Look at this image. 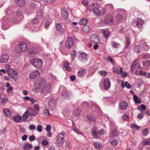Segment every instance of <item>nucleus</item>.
I'll return each instance as SVG.
<instances>
[{"label": "nucleus", "mask_w": 150, "mask_h": 150, "mask_svg": "<svg viewBox=\"0 0 150 150\" xmlns=\"http://www.w3.org/2000/svg\"><path fill=\"white\" fill-rule=\"evenodd\" d=\"M130 39L128 37L126 38V42H125V48H127L128 47L129 45L130 44Z\"/></svg>", "instance_id": "obj_43"}, {"label": "nucleus", "mask_w": 150, "mask_h": 150, "mask_svg": "<svg viewBox=\"0 0 150 150\" xmlns=\"http://www.w3.org/2000/svg\"><path fill=\"white\" fill-rule=\"evenodd\" d=\"M69 63L67 62H65L63 65L64 68L68 71H71V68L69 67Z\"/></svg>", "instance_id": "obj_24"}, {"label": "nucleus", "mask_w": 150, "mask_h": 150, "mask_svg": "<svg viewBox=\"0 0 150 150\" xmlns=\"http://www.w3.org/2000/svg\"><path fill=\"white\" fill-rule=\"evenodd\" d=\"M14 1L17 5L21 7L24 6L25 4L24 0H14Z\"/></svg>", "instance_id": "obj_20"}, {"label": "nucleus", "mask_w": 150, "mask_h": 150, "mask_svg": "<svg viewBox=\"0 0 150 150\" xmlns=\"http://www.w3.org/2000/svg\"><path fill=\"white\" fill-rule=\"evenodd\" d=\"M93 145L95 148L98 149H100L101 147V144L97 142H96L93 143Z\"/></svg>", "instance_id": "obj_37"}, {"label": "nucleus", "mask_w": 150, "mask_h": 150, "mask_svg": "<svg viewBox=\"0 0 150 150\" xmlns=\"http://www.w3.org/2000/svg\"><path fill=\"white\" fill-rule=\"evenodd\" d=\"M113 72L116 74H121V75H127L126 72L123 71L122 68L119 67H113L112 69Z\"/></svg>", "instance_id": "obj_9"}, {"label": "nucleus", "mask_w": 150, "mask_h": 150, "mask_svg": "<svg viewBox=\"0 0 150 150\" xmlns=\"http://www.w3.org/2000/svg\"><path fill=\"white\" fill-rule=\"evenodd\" d=\"M142 144L144 146L147 145H150V138L148 139H145L143 140Z\"/></svg>", "instance_id": "obj_32"}, {"label": "nucleus", "mask_w": 150, "mask_h": 150, "mask_svg": "<svg viewBox=\"0 0 150 150\" xmlns=\"http://www.w3.org/2000/svg\"><path fill=\"white\" fill-rule=\"evenodd\" d=\"M19 129L20 131L22 132L24 134H25L26 133L25 129L24 128L22 127H19Z\"/></svg>", "instance_id": "obj_63"}, {"label": "nucleus", "mask_w": 150, "mask_h": 150, "mask_svg": "<svg viewBox=\"0 0 150 150\" xmlns=\"http://www.w3.org/2000/svg\"><path fill=\"white\" fill-rule=\"evenodd\" d=\"M142 58L144 59H149L150 58V54L148 53H146L142 56Z\"/></svg>", "instance_id": "obj_60"}, {"label": "nucleus", "mask_w": 150, "mask_h": 150, "mask_svg": "<svg viewBox=\"0 0 150 150\" xmlns=\"http://www.w3.org/2000/svg\"><path fill=\"white\" fill-rule=\"evenodd\" d=\"M106 60L108 62H110L112 64H114V61L112 58L110 57H108L107 59H106Z\"/></svg>", "instance_id": "obj_55"}, {"label": "nucleus", "mask_w": 150, "mask_h": 150, "mask_svg": "<svg viewBox=\"0 0 150 150\" xmlns=\"http://www.w3.org/2000/svg\"><path fill=\"white\" fill-rule=\"evenodd\" d=\"M52 91V86L50 84H48L43 87L41 90V93L44 96H46Z\"/></svg>", "instance_id": "obj_5"}, {"label": "nucleus", "mask_w": 150, "mask_h": 150, "mask_svg": "<svg viewBox=\"0 0 150 150\" xmlns=\"http://www.w3.org/2000/svg\"><path fill=\"white\" fill-rule=\"evenodd\" d=\"M37 130L39 132H41L42 131V127L41 125H39L37 127Z\"/></svg>", "instance_id": "obj_58"}, {"label": "nucleus", "mask_w": 150, "mask_h": 150, "mask_svg": "<svg viewBox=\"0 0 150 150\" xmlns=\"http://www.w3.org/2000/svg\"><path fill=\"white\" fill-rule=\"evenodd\" d=\"M62 16L64 19H66L68 17L67 11L65 9H63L62 11Z\"/></svg>", "instance_id": "obj_22"}, {"label": "nucleus", "mask_w": 150, "mask_h": 150, "mask_svg": "<svg viewBox=\"0 0 150 150\" xmlns=\"http://www.w3.org/2000/svg\"><path fill=\"white\" fill-rule=\"evenodd\" d=\"M123 120H126L129 118V116L126 114H125L122 116Z\"/></svg>", "instance_id": "obj_61"}, {"label": "nucleus", "mask_w": 150, "mask_h": 150, "mask_svg": "<svg viewBox=\"0 0 150 150\" xmlns=\"http://www.w3.org/2000/svg\"><path fill=\"white\" fill-rule=\"evenodd\" d=\"M104 23L107 25H112L113 24L112 17L110 15L105 16L104 21Z\"/></svg>", "instance_id": "obj_12"}, {"label": "nucleus", "mask_w": 150, "mask_h": 150, "mask_svg": "<svg viewBox=\"0 0 150 150\" xmlns=\"http://www.w3.org/2000/svg\"><path fill=\"white\" fill-rule=\"evenodd\" d=\"M55 0H42L41 1L42 4H51L54 2Z\"/></svg>", "instance_id": "obj_36"}, {"label": "nucleus", "mask_w": 150, "mask_h": 150, "mask_svg": "<svg viewBox=\"0 0 150 150\" xmlns=\"http://www.w3.org/2000/svg\"><path fill=\"white\" fill-rule=\"evenodd\" d=\"M4 112L5 115L7 117L10 116L11 115V111L7 109H4Z\"/></svg>", "instance_id": "obj_41"}, {"label": "nucleus", "mask_w": 150, "mask_h": 150, "mask_svg": "<svg viewBox=\"0 0 150 150\" xmlns=\"http://www.w3.org/2000/svg\"><path fill=\"white\" fill-rule=\"evenodd\" d=\"M59 91L61 93H63L67 92L66 89L63 86H61L59 89Z\"/></svg>", "instance_id": "obj_49"}, {"label": "nucleus", "mask_w": 150, "mask_h": 150, "mask_svg": "<svg viewBox=\"0 0 150 150\" xmlns=\"http://www.w3.org/2000/svg\"><path fill=\"white\" fill-rule=\"evenodd\" d=\"M7 74L8 75H17L18 74L16 71L12 69L9 70Z\"/></svg>", "instance_id": "obj_27"}, {"label": "nucleus", "mask_w": 150, "mask_h": 150, "mask_svg": "<svg viewBox=\"0 0 150 150\" xmlns=\"http://www.w3.org/2000/svg\"><path fill=\"white\" fill-rule=\"evenodd\" d=\"M42 114L43 115L46 116H50V114L49 113V111L46 109H44L43 110Z\"/></svg>", "instance_id": "obj_46"}, {"label": "nucleus", "mask_w": 150, "mask_h": 150, "mask_svg": "<svg viewBox=\"0 0 150 150\" xmlns=\"http://www.w3.org/2000/svg\"><path fill=\"white\" fill-rule=\"evenodd\" d=\"M99 73L101 75H107V72L103 70L99 71Z\"/></svg>", "instance_id": "obj_57"}, {"label": "nucleus", "mask_w": 150, "mask_h": 150, "mask_svg": "<svg viewBox=\"0 0 150 150\" xmlns=\"http://www.w3.org/2000/svg\"><path fill=\"white\" fill-rule=\"evenodd\" d=\"M143 48L146 51H147L149 48V46L146 45V43H144V45L143 46Z\"/></svg>", "instance_id": "obj_62"}, {"label": "nucleus", "mask_w": 150, "mask_h": 150, "mask_svg": "<svg viewBox=\"0 0 150 150\" xmlns=\"http://www.w3.org/2000/svg\"><path fill=\"white\" fill-rule=\"evenodd\" d=\"M118 132L117 130H115L111 132L110 134V137H115L117 136Z\"/></svg>", "instance_id": "obj_47"}, {"label": "nucleus", "mask_w": 150, "mask_h": 150, "mask_svg": "<svg viewBox=\"0 0 150 150\" xmlns=\"http://www.w3.org/2000/svg\"><path fill=\"white\" fill-rule=\"evenodd\" d=\"M90 40L92 43L98 44L99 43L100 40L99 38L95 34L91 35L90 38Z\"/></svg>", "instance_id": "obj_10"}, {"label": "nucleus", "mask_w": 150, "mask_h": 150, "mask_svg": "<svg viewBox=\"0 0 150 150\" xmlns=\"http://www.w3.org/2000/svg\"><path fill=\"white\" fill-rule=\"evenodd\" d=\"M9 56L7 54H4L1 56L0 62L2 63H5L8 62Z\"/></svg>", "instance_id": "obj_15"}, {"label": "nucleus", "mask_w": 150, "mask_h": 150, "mask_svg": "<svg viewBox=\"0 0 150 150\" xmlns=\"http://www.w3.org/2000/svg\"><path fill=\"white\" fill-rule=\"evenodd\" d=\"M56 30L58 33H63L64 32V29L62 28V25L59 23L56 25Z\"/></svg>", "instance_id": "obj_17"}, {"label": "nucleus", "mask_w": 150, "mask_h": 150, "mask_svg": "<svg viewBox=\"0 0 150 150\" xmlns=\"http://www.w3.org/2000/svg\"><path fill=\"white\" fill-rule=\"evenodd\" d=\"M28 111L27 110L24 113L22 116V118L23 119L26 120L29 117L30 115Z\"/></svg>", "instance_id": "obj_44"}, {"label": "nucleus", "mask_w": 150, "mask_h": 150, "mask_svg": "<svg viewBox=\"0 0 150 150\" xmlns=\"http://www.w3.org/2000/svg\"><path fill=\"white\" fill-rule=\"evenodd\" d=\"M13 120L16 122H22V117L19 115L15 116L13 117Z\"/></svg>", "instance_id": "obj_23"}, {"label": "nucleus", "mask_w": 150, "mask_h": 150, "mask_svg": "<svg viewBox=\"0 0 150 150\" xmlns=\"http://www.w3.org/2000/svg\"><path fill=\"white\" fill-rule=\"evenodd\" d=\"M63 97L66 100L70 99L71 96V93L70 91H67L63 93H61Z\"/></svg>", "instance_id": "obj_16"}, {"label": "nucleus", "mask_w": 150, "mask_h": 150, "mask_svg": "<svg viewBox=\"0 0 150 150\" xmlns=\"http://www.w3.org/2000/svg\"><path fill=\"white\" fill-rule=\"evenodd\" d=\"M118 140L117 139H112L111 141V144L113 146H116L117 144Z\"/></svg>", "instance_id": "obj_50"}, {"label": "nucleus", "mask_w": 150, "mask_h": 150, "mask_svg": "<svg viewBox=\"0 0 150 150\" xmlns=\"http://www.w3.org/2000/svg\"><path fill=\"white\" fill-rule=\"evenodd\" d=\"M65 134L62 132L58 135L57 139V143L59 146H61L64 143L65 140L64 138Z\"/></svg>", "instance_id": "obj_7"}, {"label": "nucleus", "mask_w": 150, "mask_h": 150, "mask_svg": "<svg viewBox=\"0 0 150 150\" xmlns=\"http://www.w3.org/2000/svg\"><path fill=\"white\" fill-rule=\"evenodd\" d=\"M140 48L141 47L140 45H135L134 47V51L135 52L137 53H139L140 51Z\"/></svg>", "instance_id": "obj_42"}, {"label": "nucleus", "mask_w": 150, "mask_h": 150, "mask_svg": "<svg viewBox=\"0 0 150 150\" xmlns=\"http://www.w3.org/2000/svg\"><path fill=\"white\" fill-rule=\"evenodd\" d=\"M43 10L42 9H40L38 11L37 14V16L38 18H42V16Z\"/></svg>", "instance_id": "obj_30"}, {"label": "nucleus", "mask_w": 150, "mask_h": 150, "mask_svg": "<svg viewBox=\"0 0 150 150\" xmlns=\"http://www.w3.org/2000/svg\"><path fill=\"white\" fill-rule=\"evenodd\" d=\"M104 133L103 129L100 130L99 132H97V128L96 127H94L92 130L91 133L93 137L95 138H97L100 137V135Z\"/></svg>", "instance_id": "obj_8"}, {"label": "nucleus", "mask_w": 150, "mask_h": 150, "mask_svg": "<svg viewBox=\"0 0 150 150\" xmlns=\"http://www.w3.org/2000/svg\"><path fill=\"white\" fill-rule=\"evenodd\" d=\"M30 63L35 68H38L42 66L43 61L39 58L33 59L31 60Z\"/></svg>", "instance_id": "obj_6"}, {"label": "nucleus", "mask_w": 150, "mask_h": 150, "mask_svg": "<svg viewBox=\"0 0 150 150\" xmlns=\"http://www.w3.org/2000/svg\"><path fill=\"white\" fill-rule=\"evenodd\" d=\"M30 115L32 116H34L36 115L37 113L36 111L34 110L33 109L29 108L28 110Z\"/></svg>", "instance_id": "obj_28"}, {"label": "nucleus", "mask_w": 150, "mask_h": 150, "mask_svg": "<svg viewBox=\"0 0 150 150\" xmlns=\"http://www.w3.org/2000/svg\"><path fill=\"white\" fill-rule=\"evenodd\" d=\"M102 32L106 38L109 36L110 34V32L108 29H104Z\"/></svg>", "instance_id": "obj_34"}, {"label": "nucleus", "mask_w": 150, "mask_h": 150, "mask_svg": "<svg viewBox=\"0 0 150 150\" xmlns=\"http://www.w3.org/2000/svg\"><path fill=\"white\" fill-rule=\"evenodd\" d=\"M87 55L85 53H82L80 54L79 57L82 60H87Z\"/></svg>", "instance_id": "obj_33"}, {"label": "nucleus", "mask_w": 150, "mask_h": 150, "mask_svg": "<svg viewBox=\"0 0 150 150\" xmlns=\"http://www.w3.org/2000/svg\"><path fill=\"white\" fill-rule=\"evenodd\" d=\"M48 144V141L46 140H44L42 142V144L43 145L46 146Z\"/></svg>", "instance_id": "obj_64"}, {"label": "nucleus", "mask_w": 150, "mask_h": 150, "mask_svg": "<svg viewBox=\"0 0 150 150\" xmlns=\"http://www.w3.org/2000/svg\"><path fill=\"white\" fill-rule=\"evenodd\" d=\"M23 148L25 150H30L32 148V146L31 144L26 143L23 146Z\"/></svg>", "instance_id": "obj_26"}, {"label": "nucleus", "mask_w": 150, "mask_h": 150, "mask_svg": "<svg viewBox=\"0 0 150 150\" xmlns=\"http://www.w3.org/2000/svg\"><path fill=\"white\" fill-rule=\"evenodd\" d=\"M112 45L113 47L117 48L119 47L120 44L119 43H115V42H112Z\"/></svg>", "instance_id": "obj_53"}, {"label": "nucleus", "mask_w": 150, "mask_h": 150, "mask_svg": "<svg viewBox=\"0 0 150 150\" xmlns=\"http://www.w3.org/2000/svg\"><path fill=\"white\" fill-rule=\"evenodd\" d=\"M144 68L146 69L150 67V60H147L143 63Z\"/></svg>", "instance_id": "obj_29"}, {"label": "nucleus", "mask_w": 150, "mask_h": 150, "mask_svg": "<svg viewBox=\"0 0 150 150\" xmlns=\"http://www.w3.org/2000/svg\"><path fill=\"white\" fill-rule=\"evenodd\" d=\"M74 40L71 37H69L65 43V47L68 49L70 48L73 45Z\"/></svg>", "instance_id": "obj_11"}, {"label": "nucleus", "mask_w": 150, "mask_h": 150, "mask_svg": "<svg viewBox=\"0 0 150 150\" xmlns=\"http://www.w3.org/2000/svg\"><path fill=\"white\" fill-rule=\"evenodd\" d=\"M72 128L73 130V131H74L76 133L79 134H81V132L78 130L76 127L75 126H74L73 124V127H72Z\"/></svg>", "instance_id": "obj_48"}, {"label": "nucleus", "mask_w": 150, "mask_h": 150, "mask_svg": "<svg viewBox=\"0 0 150 150\" xmlns=\"http://www.w3.org/2000/svg\"><path fill=\"white\" fill-rule=\"evenodd\" d=\"M48 106L49 107L53 108L55 107V100L54 98H52L49 100Z\"/></svg>", "instance_id": "obj_19"}, {"label": "nucleus", "mask_w": 150, "mask_h": 150, "mask_svg": "<svg viewBox=\"0 0 150 150\" xmlns=\"http://www.w3.org/2000/svg\"><path fill=\"white\" fill-rule=\"evenodd\" d=\"M19 49L22 52L25 51L27 47L26 44L24 42H21L19 44Z\"/></svg>", "instance_id": "obj_14"}, {"label": "nucleus", "mask_w": 150, "mask_h": 150, "mask_svg": "<svg viewBox=\"0 0 150 150\" xmlns=\"http://www.w3.org/2000/svg\"><path fill=\"white\" fill-rule=\"evenodd\" d=\"M127 106V103L125 101H122L120 102V107L122 110L125 109Z\"/></svg>", "instance_id": "obj_21"}, {"label": "nucleus", "mask_w": 150, "mask_h": 150, "mask_svg": "<svg viewBox=\"0 0 150 150\" xmlns=\"http://www.w3.org/2000/svg\"><path fill=\"white\" fill-rule=\"evenodd\" d=\"M51 22V21L50 20H48V21H46L45 24V28H47L49 25H50Z\"/></svg>", "instance_id": "obj_54"}, {"label": "nucleus", "mask_w": 150, "mask_h": 150, "mask_svg": "<svg viewBox=\"0 0 150 150\" xmlns=\"http://www.w3.org/2000/svg\"><path fill=\"white\" fill-rule=\"evenodd\" d=\"M29 129L30 130H34L35 129V126L33 125H31L29 126Z\"/></svg>", "instance_id": "obj_59"}, {"label": "nucleus", "mask_w": 150, "mask_h": 150, "mask_svg": "<svg viewBox=\"0 0 150 150\" xmlns=\"http://www.w3.org/2000/svg\"><path fill=\"white\" fill-rule=\"evenodd\" d=\"M87 23V21L86 18L82 19L79 22V24L81 25H86Z\"/></svg>", "instance_id": "obj_45"}, {"label": "nucleus", "mask_w": 150, "mask_h": 150, "mask_svg": "<svg viewBox=\"0 0 150 150\" xmlns=\"http://www.w3.org/2000/svg\"><path fill=\"white\" fill-rule=\"evenodd\" d=\"M103 86L104 89L108 90L110 87V82L108 78L104 79L103 81Z\"/></svg>", "instance_id": "obj_13"}, {"label": "nucleus", "mask_w": 150, "mask_h": 150, "mask_svg": "<svg viewBox=\"0 0 150 150\" xmlns=\"http://www.w3.org/2000/svg\"><path fill=\"white\" fill-rule=\"evenodd\" d=\"M13 16L11 18V21L13 23H18L23 18L22 12L19 9L15 10Z\"/></svg>", "instance_id": "obj_1"}, {"label": "nucleus", "mask_w": 150, "mask_h": 150, "mask_svg": "<svg viewBox=\"0 0 150 150\" xmlns=\"http://www.w3.org/2000/svg\"><path fill=\"white\" fill-rule=\"evenodd\" d=\"M121 86L122 88L126 87L128 89L130 88L131 87V86L127 81H126L125 83H124L123 82H122L121 83Z\"/></svg>", "instance_id": "obj_31"}, {"label": "nucleus", "mask_w": 150, "mask_h": 150, "mask_svg": "<svg viewBox=\"0 0 150 150\" xmlns=\"http://www.w3.org/2000/svg\"><path fill=\"white\" fill-rule=\"evenodd\" d=\"M138 61L135 60L132 63L130 70L131 72L135 71V74L137 75H141V67Z\"/></svg>", "instance_id": "obj_3"}, {"label": "nucleus", "mask_w": 150, "mask_h": 150, "mask_svg": "<svg viewBox=\"0 0 150 150\" xmlns=\"http://www.w3.org/2000/svg\"><path fill=\"white\" fill-rule=\"evenodd\" d=\"M76 52L75 50L71 52V62H73V61L74 58L76 56Z\"/></svg>", "instance_id": "obj_39"}, {"label": "nucleus", "mask_w": 150, "mask_h": 150, "mask_svg": "<svg viewBox=\"0 0 150 150\" xmlns=\"http://www.w3.org/2000/svg\"><path fill=\"white\" fill-rule=\"evenodd\" d=\"M88 9L96 15H99L100 14V11L98 9V5L96 2L92 3L88 5Z\"/></svg>", "instance_id": "obj_2"}, {"label": "nucleus", "mask_w": 150, "mask_h": 150, "mask_svg": "<svg viewBox=\"0 0 150 150\" xmlns=\"http://www.w3.org/2000/svg\"><path fill=\"white\" fill-rule=\"evenodd\" d=\"M39 22V19L35 18L33 19L32 21V23L34 24H36L38 23Z\"/></svg>", "instance_id": "obj_52"}, {"label": "nucleus", "mask_w": 150, "mask_h": 150, "mask_svg": "<svg viewBox=\"0 0 150 150\" xmlns=\"http://www.w3.org/2000/svg\"><path fill=\"white\" fill-rule=\"evenodd\" d=\"M87 71L85 69H80L78 72V75H84L86 74Z\"/></svg>", "instance_id": "obj_25"}, {"label": "nucleus", "mask_w": 150, "mask_h": 150, "mask_svg": "<svg viewBox=\"0 0 150 150\" xmlns=\"http://www.w3.org/2000/svg\"><path fill=\"white\" fill-rule=\"evenodd\" d=\"M149 129L146 128L143 130V134L144 136H146L148 134L149 132Z\"/></svg>", "instance_id": "obj_51"}, {"label": "nucleus", "mask_w": 150, "mask_h": 150, "mask_svg": "<svg viewBox=\"0 0 150 150\" xmlns=\"http://www.w3.org/2000/svg\"><path fill=\"white\" fill-rule=\"evenodd\" d=\"M140 19L139 18L137 20H134V22L132 23V25L135 27H137L140 28L141 27V23L140 22Z\"/></svg>", "instance_id": "obj_18"}, {"label": "nucleus", "mask_w": 150, "mask_h": 150, "mask_svg": "<svg viewBox=\"0 0 150 150\" xmlns=\"http://www.w3.org/2000/svg\"><path fill=\"white\" fill-rule=\"evenodd\" d=\"M39 74V73L38 71L37 70H35L34 71H32L31 73L29 75H38Z\"/></svg>", "instance_id": "obj_56"}, {"label": "nucleus", "mask_w": 150, "mask_h": 150, "mask_svg": "<svg viewBox=\"0 0 150 150\" xmlns=\"http://www.w3.org/2000/svg\"><path fill=\"white\" fill-rule=\"evenodd\" d=\"M46 83L45 79L42 77H39L35 81V87L36 89H39Z\"/></svg>", "instance_id": "obj_4"}, {"label": "nucleus", "mask_w": 150, "mask_h": 150, "mask_svg": "<svg viewBox=\"0 0 150 150\" xmlns=\"http://www.w3.org/2000/svg\"><path fill=\"white\" fill-rule=\"evenodd\" d=\"M134 100L135 103H141V100L136 95H134Z\"/></svg>", "instance_id": "obj_38"}, {"label": "nucleus", "mask_w": 150, "mask_h": 150, "mask_svg": "<svg viewBox=\"0 0 150 150\" xmlns=\"http://www.w3.org/2000/svg\"><path fill=\"white\" fill-rule=\"evenodd\" d=\"M130 127L132 129L135 131L139 130L140 128L139 127L134 123L131 124Z\"/></svg>", "instance_id": "obj_35"}, {"label": "nucleus", "mask_w": 150, "mask_h": 150, "mask_svg": "<svg viewBox=\"0 0 150 150\" xmlns=\"http://www.w3.org/2000/svg\"><path fill=\"white\" fill-rule=\"evenodd\" d=\"M82 30L85 32H88L90 30V28L88 25H86L83 28Z\"/></svg>", "instance_id": "obj_40"}]
</instances>
